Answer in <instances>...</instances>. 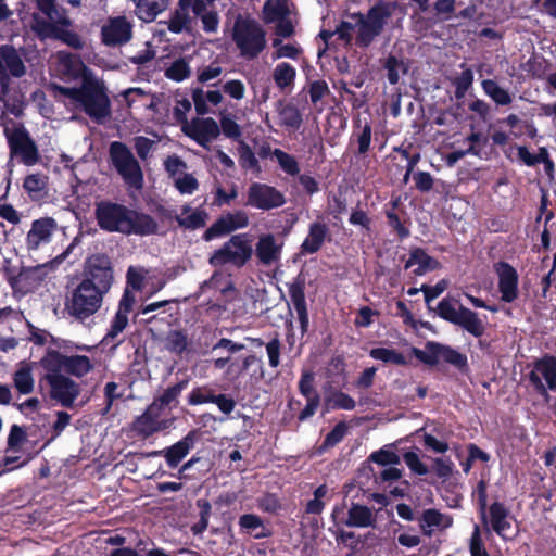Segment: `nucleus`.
Masks as SVG:
<instances>
[{
  "label": "nucleus",
  "instance_id": "1",
  "mask_svg": "<svg viewBox=\"0 0 556 556\" xmlns=\"http://www.w3.org/2000/svg\"><path fill=\"white\" fill-rule=\"evenodd\" d=\"M114 282V269L105 253H94L86 258L81 279L67 293L65 309L76 320L84 321L102 306L104 296Z\"/></svg>",
  "mask_w": 556,
  "mask_h": 556
},
{
  "label": "nucleus",
  "instance_id": "2",
  "mask_svg": "<svg viewBox=\"0 0 556 556\" xmlns=\"http://www.w3.org/2000/svg\"><path fill=\"white\" fill-rule=\"evenodd\" d=\"M93 214L98 227L109 233L147 237L159 230L157 222L150 214L111 200L96 202Z\"/></svg>",
  "mask_w": 556,
  "mask_h": 556
},
{
  "label": "nucleus",
  "instance_id": "3",
  "mask_svg": "<svg viewBox=\"0 0 556 556\" xmlns=\"http://www.w3.org/2000/svg\"><path fill=\"white\" fill-rule=\"evenodd\" d=\"M53 88L97 124H103L111 116L108 89L102 80L91 75H84L79 87L53 85Z\"/></svg>",
  "mask_w": 556,
  "mask_h": 556
},
{
  "label": "nucleus",
  "instance_id": "4",
  "mask_svg": "<svg viewBox=\"0 0 556 556\" xmlns=\"http://www.w3.org/2000/svg\"><path fill=\"white\" fill-rule=\"evenodd\" d=\"M26 74V66L12 45L0 46V102L18 117L23 113L22 94H11V77L21 78Z\"/></svg>",
  "mask_w": 556,
  "mask_h": 556
},
{
  "label": "nucleus",
  "instance_id": "5",
  "mask_svg": "<svg viewBox=\"0 0 556 556\" xmlns=\"http://www.w3.org/2000/svg\"><path fill=\"white\" fill-rule=\"evenodd\" d=\"M231 40L245 60L256 59L266 48V30L264 26L249 14L239 13L231 29Z\"/></svg>",
  "mask_w": 556,
  "mask_h": 556
},
{
  "label": "nucleus",
  "instance_id": "6",
  "mask_svg": "<svg viewBox=\"0 0 556 556\" xmlns=\"http://www.w3.org/2000/svg\"><path fill=\"white\" fill-rule=\"evenodd\" d=\"M391 10L386 3H377L366 14L353 13L350 17L356 21L355 45L358 48H368L374 40L382 33Z\"/></svg>",
  "mask_w": 556,
  "mask_h": 556
},
{
  "label": "nucleus",
  "instance_id": "7",
  "mask_svg": "<svg viewBox=\"0 0 556 556\" xmlns=\"http://www.w3.org/2000/svg\"><path fill=\"white\" fill-rule=\"evenodd\" d=\"M425 349L426 350H420L416 346H412L410 354L422 364L431 367L437 366L441 359L462 374L469 371L467 355L453 346L437 341H427Z\"/></svg>",
  "mask_w": 556,
  "mask_h": 556
},
{
  "label": "nucleus",
  "instance_id": "8",
  "mask_svg": "<svg viewBox=\"0 0 556 556\" xmlns=\"http://www.w3.org/2000/svg\"><path fill=\"white\" fill-rule=\"evenodd\" d=\"M109 159L124 182L137 190L142 189L144 178L138 160L126 143L113 141L109 147Z\"/></svg>",
  "mask_w": 556,
  "mask_h": 556
},
{
  "label": "nucleus",
  "instance_id": "9",
  "mask_svg": "<svg viewBox=\"0 0 556 556\" xmlns=\"http://www.w3.org/2000/svg\"><path fill=\"white\" fill-rule=\"evenodd\" d=\"M253 254L251 240L247 233L233 235L219 249L210 256L208 263L212 267H222L232 264L240 268L244 266Z\"/></svg>",
  "mask_w": 556,
  "mask_h": 556
},
{
  "label": "nucleus",
  "instance_id": "10",
  "mask_svg": "<svg viewBox=\"0 0 556 556\" xmlns=\"http://www.w3.org/2000/svg\"><path fill=\"white\" fill-rule=\"evenodd\" d=\"M437 313L445 321L462 327L475 338L484 334L485 327L478 313L463 305L456 309L450 300L443 299L438 303Z\"/></svg>",
  "mask_w": 556,
  "mask_h": 556
},
{
  "label": "nucleus",
  "instance_id": "11",
  "mask_svg": "<svg viewBox=\"0 0 556 556\" xmlns=\"http://www.w3.org/2000/svg\"><path fill=\"white\" fill-rule=\"evenodd\" d=\"M11 156H15L26 166H33L40 160L37 143L23 124L4 130Z\"/></svg>",
  "mask_w": 556,
  "mask_h": 556
},
{
  "label": "nucleus",
  "instance_id": "12",
  "mask_svg": "<svg viewBox=\"0 0 556 556\" xmlns=\"http://www.w3.org/2000/svg\"><path fill=\"white\" fill-rule=\"evenodd\" d=\"M528 379L535 392L547 399L548 389L556 391V356L546 354L536 359Z\"/></svg>",
  "mask_w": 556,
  "mask_h": 556
},
{
  "label": "nucleus",
  "instance_id": "13",
  "mask_svg": "<svg viewBox=\"0 0 556 556\" xmlns=\"http://www.w3.org/2000/svg\"><path fill=\"white\" fill-rule=\"evenodd\" d=\"M285 203V194L276 187L263 182H252L248 188L244 205L262 211H270L281 207Z\"/></svg>",
  "mask_w": 556,
  "mask_h": 556
},
{
  "label": "nucleus",
  "instance_id": "14",
  "mask_svg": "<svg viewBox=\"0 0 556 556\" xmlns=\"http://www.w3.org/2000/svg\"><path fill=\"white\" fill-rule=\"evenodd\" d=\"M42 380L50 387L51 400L66 408L73 407L75 400L80 394V387L77 382L65 375H45Z\"/></svg>",
  "mask_w": 556,
  "mask_h": 556
},
{
  "label": "nucleus",
  "instance_id": "15",
  "mask_svg": "<svg viewBox=\"0 0 556 556\" xmlns=\"http://www.w3.org/2000/svg\"><path fill=\"white\" fill-rule=\"evenodd\" d=\"M184 134L200 147L210 150L212 141L220 135L218 123L212 117H194L182 126Z\"/></svg>",
  "mask_w": 556,
  "mask_h": 556
},
{
  "label": "nucleus",
  "instance_id": "16",
  "mask_svg": "<svg viewBox=\"0 0 556 556\" xmlns=\"http://www.w3.org/2000/svg\"><path fill=\"white\" fill-rule=\"evenodd\" d=\"M132 24L126 16L109 17L101 27V41L106 47H121L132 38Z\"/></svg>",
  "mask_w": 556,
  "mask_h": 556
},
{
  "label": "nucleus",
  "instance_id": "17",
  "mask_svg": "<svg viewBox=\"0 0 556 556\" xmlns=\"http://www.w3.org/2000/svg\"><path fill=\"white\" fill-rule=\"evenodd\" d=\"M199 439V430L193 429L182 437L178 442L163 450L153 451L149 454L152 457H164L170 469H176L194 447Z\"/></svg>",
  "mask_w": 556,
  "mask_h": 556
},
{
  "label": "nucleus",
  "instance_id": "18",
  "mask_svg": "<svg viewBox=\"0 0 556 556\" xmlns=\"http://www.w3.org/2000/svg\"><path fill=\"white\" fill-rule=\"evenodd\" d=\"M290 301L296 312L302 337L307 333L309 316L305 296L306 279L304 274L299 273L291 282L287 283Z\"/></svg>",
  "mask_w": 556,
  "mask_h": 556
},
{
  "label": "nucleus",
  "instance_id": "19",
  "mask_svg": "<svg viewBox=\"0 0 556 556\" xmlns=\"http://www.w3.org/2000/svg\"><path fill=\"white\" fill-rule=\"evenodd\" d=\"M494 271L497 275L498 291L501 300L506 303H513L519 295V276L517 269L505 261L494 264Z\"/></svg>",
  "mask_w": 556,
  "mask_h": 556
},
{
  "label": "nucleus",
  "instance_id": "20",
  "mask_svg": "<svg viewBox=\"0 0 556 556\" xmlns=\"http://www.w3.org/2000/svg\"><path fill=\"white\" fill-rule=\"evenodd\" d=\"M298 387L299 392L306 399L305 407L298 415L299 422H303L313 417L320 405V395L315 388V374L303 370Z\"/></svg>",
  "mask_w": 556,
  "mask_h": 556
},
{
  "label": "nucleus",
  "instance_id": "21",
  "mask_svg": "<svg viewBox=\"0 0 556 556\" xmlns=\"http://www.w3.org/2000/svg\"><path fill=\"white\" fill-rule=\"evenodd\" d=\"M511 519L510 511L504 503L494 502L490 505L488 528L504 541L514 539V535H508V531L511 529Z\"/></svg>",
  "mask_w": 556,
  "mask_h": 556
},
{
  "label": "nucleus",
  "instance_id": "22",
  "mask_svg": "<svg viewBox=\"0 0 556 556\" xmlns=\"http://www.w3.org/2000/svg\"><path fill=\"white\" fill-rule=\"evenodd\" d=\"M56 222L52 217H42L31 223L30 230L26 236V247L29 251L37 250L41 244L51 240L56 229Z\"/></svg>",
  "mask_w": 556,
  "mask_h": 556
},
{
  "label": "nucleus",
  "instance_id": "23",
  "mask_svg": "<svg viewBox=\"0 0 556 556\" xmlns=\"http://www.w3.org/2000/svg\"><path fill=\"white\" fill-rule=\"evenodd\" d=\"M162 410L163 409L153 401L143 414L135 419L132 424L134 431L143 438H148L162 430L163 426L160 421Z\"/></svg>",
  "mask_w": 556,
  "mask_h": 556
},
{
  "label": "nucleus",
  "instance_id": "24",
  "mask_svg": "<svg viewBox=\"0 0 556 556\" xmlns=\"http://www.w3.org/2000/svg\"><path fill=\"white\" fill-rule=\"evenodd\" d=\"M58 23L61 25H55L53 23L42 22L41 25L43 28L49 30V35L58 40H61L63 43L68 47L80 50L84 47V41L81 37L73 30L66 29L63 26H70L71 21L67 17L58 18Z\"/></svg>",
  "mask_w": 556,
  "mask_h": 556
},
{
  "label": "nucleus",
  "instance_id": "25",
  "mask_svg": "<svg viewBox=\"0 0 556 556\" xmlns=\"http://www.w3.org/2000/svg\"><path fill=\"white\" fill-rule=\"evenodd\" d=\"M327 239L330 240L328 226L320 222L312 223L308 227L307 237L300 245V253L302 255L317 253Z\"/></svg>",
  "mask_w": 556,
  "mask_h": 556
},
{
  "label": "nucleus",
  "instance_id": "26",
  "mask_svg": "<svg viewBox=\"0 0 556 556\" xmlns=\"http://www.w3.org/2000/svg\"><path fill=\"white\" fill-rule=\"evenodd\" d=\"M281 249L282 245L277 244L275 236L266 233L258 238L255 255L261 264L268 266L279 261Z\"/></svg>",
  "mask_w": 556,
  "mask_h": 556
},
{
  "label": "nucleus",
  "instance_id": "27",
  "mask_svg": "<svg viewBox=\"0 0 556 556\" xmlns=\"http://www.w3.org/2000/svg\"><path fill=\"white\" fill-rule=\"evenodd\" d=\"M418 265L413 270L415 276H422L426 273L434 271L441 267V263L434 257L430 256L422 248H413L409 252V257L405 263V269Z\"/></svg>",
  "mask_w": 556,
  "mask_h": 556
},
{
  "label": "nucleus",
  "instance_id": "28",
  "mask_svg": "<svg viewBox=\"0 0 556 556\" xmlns=\"http://www.w3.org/2000/svg\"><path fill=\"white\" fill-rule=\"evenodd\" d=\"M276 110L279 117V125L292 130H298L303 124L302 113L293 102L278 100Z\"/></svg>",
  "mask_w": 556,
  "mask_h": 556
},
{
  "label": "nucleus",
  "instance_id": "29",
  "mask_svg": "<svg viewBox=\"0 0 556 556\" xmlns=\"http://www.w3.org/2000/svg\"><path fill=\"white\" fill-rule=\"evenodd\" d=\"M453 523L451 516L442 514L435 508L425 509L419 519V528L425 535L432 534L431 528H450Z\"/></svg>",
  "mask_w": 556,
  "mask_h": 556
},
{
  "label": "nucleus",
  "instance_id": "30",
  "mask_svg": "<svg viewBox=\"0 0 556 556\" xmlns=\"http://www.w3.org/2000/svg\"><path fill=\"white\" fill-rule=\"evenodd\" d=\"M238 525L244 533L253 536L255 540L267 539L273 534L264 525L263 519L255 514L241 515Z\"/></svg>",
  "mask_w": 556,
  "mask_h": 556
},
{
  "label": "nucleus",
  "instance_id": "31",
  "mask_svg": "<svg viewBox=\"0 0 556 556\" xmlns=\"http://www.w3.org/2000/svg\"><path fill=\"white\" fill-rule=\"evenodd\" d=\"M376 517L371 509L358 503H352L348 510V518L345 525L348 527L367 528L375 527Z\"/></svg>",
  "mask_w": 556,
  "mask_h": 556
},
{
  "label": "nucleus",
  "instance_id": "32",
  "mask_svg": "<svg viewBox=\"0 0 556 556\" xmlns=\"http://www.w3.org/2000/svg\"><path fill=\"white\" fill-rule=\"evenodd\" d=\"M48 181L46 174L33 173L24 178L23 188L33 201H40L48 193Z\"/></svg>",
  "mask_w": 556,
  "mask_h": 556
},
{
  "label": "nucleus",
  "instance_id": "33",
  "mask_svg": "<svg viewBox=\"0 0 556 556\" xmlns=\"http://www.w3.org/2000/svg\"><path fill=\"white\" fill-rule=\"evenodd\" d=\"M136 15L146 23L153 22L168 7V0H134Z\"/></svg>",
  "mask_w": 556,
  "mask_h": 556
},
{
  "label": "nucleus",
  "instance_id": "34",
  "mask_svg": "<svg viewBox=\"0 0 556 556\" xmlns=\"http://www.w3.org/2000/svg\"><path fill=\"white\" fill-rule=\"evenodd\" d=\"M13 384L20 394H30L34 391L33 365L28 362H21L13 374Z\"/></svg>",
  "mask_w": 556,
  "mask_h": 556
},
{
  "label": "nucleus",
  "instance_id": "35",
  "mask_svg": "<svg viewBox=\"0 0 556 556\" xmlns=\"http://www.w3.org/2000/svg\"><path fill=\"white\" fill-rule=\"evenodd\" d=\"M383 68L387 71L389 84L396 85L400 81V76L407 74L409 66L405 59L389 54L383 63Z\"/></svg>",
  "mask_w": 556,
  "mask_h": 556
},
{
  "label": "nucleus",
  "instance_id": "36",
  "mask_svg": "<svg viewBox=\"0 0 556 556\" xmlns=\"http://www.w3.org/2000/svg\"><path fill=\"white\" fill-rule=\"evenodd\" d=\"M65 362L64 372L77 378L84 377L93 368L90 358L86 355H66Z\"/></svg>",
  "mask_w": 556,
  "mask_h": 556
},
{
  "label": "nucleus",
  "instance_id": "37",
  "mask_svg": "<svg viewBox=\"0 0 556 556\" xmlns=\"http://www.w3.org/2000/svg\"><path fill=\"white\" fill-rule=\"evenodd\" d=\"M484 93L497 105H509L513 101L508 90L502 88L494 79H484L481 83Z\"/></svg>",
  "mask_w": 556,
  "mask_h": 556
},
{
  "label": "nucleus",
  "instance_id": "38",
  "mask_svg": "<svg viewBox=\"0 0 556 556\" xmlns=\"http://www.w3.org/2000/svg\"><path fill=\"white\" fill-rule=\"evenodd\" d=\"M295 77V67L288 62L278 63L273 72L274 81L281 90L293 86Z\"/></svg>",
  "mask_w": 556,
  "mask_h": 556
},
{
  "label": "nucleus",
  "instance_id": "39",
  "mask_svg": "<svg viewBox=\"0 0 556 556\" xmlns=\"http://www.w3.org/2000/svg\"><path fill=\"white\" fill-rule=\"evenodd\" d=\"M66 355L52 349H48L40 364L47 370L46 375H64Z\"/></svg>",
  "mask_w": 556,
  "mask_h": 556
},
{
  "label": "nucleus",
  "instance_id": "40",
  "mask_svg": "<svg viewBox=\"0 0 556 556\" xmlns=\"http://www.w3.org/2000/svg\"><path fill=\"white\" fill-rule=\"evenodd\" d=\"M165 349L177 356H181L189 345L188 337L184 330H169L164 340Z\"/></svg>",
  "mask_w": 556,
  "mask_h": 556
},
{
  "label": "nucleus",
  "instance_id": "41",
  "mask_svg": "<svg viewBox=\"0 0 556 556\" xmlns=\"http://www.w3.org/2000/svg\"><path fill=\"white\" fill-rule=\"evenodd\" d=\"M369 356L376 361H381L387 364H393L397 366H407L409 362L403 355V353L388 348H372L369 351Z\"/></svg>",
  "mask_w": 556,
  "mask_h": 556
},
{
  "label": "nucleus",
  "instance_id": "42",
  "mask_svg": "<svg viewBox=\"0 0 556 556\" xmlns=\"http://www.w3.org/2000/svg\"><path fill=\"white\" fill-rule=\"evenodd\" d=\"M191 22L189 12L182 7H178L172 12L166 25L170 33L181 34L184 30L190 29Z\"/></svg>",
  "mask_w": 556,
  "mask_h": 556
},
{
  "label": "nucleus",
  "instance_id": "43",
  "mask_svg": "<svg viewBox=\"0 0 556 556\" xmlns=\"http://www.w3.org/2000/svg\"><path fill=\"white\" fill-rule=\"evenodd\" d=\"M239 164L244 170H252L255 174H260L262 168L255 153L251 147L241 140L238 144Z\"/></svg>",
  "mask_w": 556,
  "mask_h": 556
},
{
  "label": "nucleus",
  "instance_id": "44",
  "mask_svg": "<svg viewBox=\"0 0 556 556\" xmlns=\"http://www.w3.org/2000/svg\"><path fill=\"white\" fill-rule=\"evenodd\" d=\"M188 380L184 379L174 386L168 387L163 391V393L154 399V402L164 409L165 407H170L172 405L177 404L178 396L181 392L187 388Z\"/></svg>",
  "mask_w": 556,
  "mask_h": 556
},
{
  "label": "nucleus",
  "instance_id": "45",
  "mask_svg": "<svg viewBox=\"0 0 556 556\" xmlns=\"http://www.w3.org/2000/svg\"><path fill=\"white\" fill-rule=\"evenodd\" d=\"M207 219V212L201 208H197L186 217L175 215V220L178 223L179 227L189 230H195L204 227L206 225Z\"/></svg>",
  "mask_w": 556,
  "mask_h": 556
},
{
  "label": "nucleus",
  "instance_id": "46",
  "mask_svg": "<svg viewBox=\"0 0 556 556\" xmlns=\"http://www.w3.org/2000/svg\"><path fill=\"white\" fill-rule=\"evenodd\" d=\"M390 204L392 205V207L390 210H386V217L389 227L396 232L399 239L403 240L408 238L410 236V230L405 225V223L401 220L400 216L395 212L399 205V199L391 201Z\"/></svg>",
  "mask_w": 556,
  "mask_h": 556
},
{
  "label": "nucleus",
  "instance_id": "47",
  "mask_svg": "<svg viewBox=\"0 0 556 556\" xmlns=\"http://www.w3.org/2000/svg\"><path fill=\"white\" fill-rule=\"evenodd\" d=\"M551 65L544 56L533 54L526 62L525 68L531 78L544 79Z\"/></svg>",
  "mask_w": 556,
  "mask_h": 556
},
{
  "label": "nucleus",
  "instance_id": "48",
  "mask_svg": "<svg viewBox=\"0 0 556 556\" xmlns=\"http://www.w3.org/2000/svg\"><path fill=\"white\" fill-rule=\"evenodd\" d=\"M190 75L191 68L189 63L184 58L176 59L165 70V77L177 83L188 79Z\"/></svg>",
  "mask_w": 556,
  "mask_h": 556
},
{
  "label": "nucleus",
  "instance_id": "49",
  "mask_svg": "<svg viewBox=\"0 0 556 556\" xmlns=\"http://www.w3.org/2000/svg\"><path fill=\"white\" fill-rule=\"evenodd\" d=\"M233 231V227L228 220L227 215H223L216 219L202 235V239L206 242L215 238L228 235Z\"/></svg>",
  "mask_w": 556,
  "mask_h": 556
},
{
  "label": "nucleus",
  "instance_id": "50",
  "mask_svg": "<svg viewBox=\"0 0 556 556\" xmlns=\"http://www.w3.org/2000/svg\"><path fill=\"white\" fill-rule=\"evenodd\" d=\"M220 134L238 143L242 140L241 126L229 114H222L219 119Z\"/></svg>",
  "mask_w": 556,
  "mask_h": 556
},
{
  "label": "nucleus",
  "instance_id": "51",
  "mask_svg": "<svg viewBox=\"0 0 556 556\" xmlns=\"http://www.w3.org/2000/svg\"><path fill=\"white\" fill-rule=\"evenodd\" d=\"M273 156L276 157L280 168L290 176L300 174V165L295 157L281 149H274Z\"/></svg>",
  "mask_w": 556,
  "mask_h": 556
},
{
  "label": "nucleus",
  "instance_id": "52",
  "mask_svg": "<svg viewBox=\"0 0 556 556\" xmlns=\"http://www.w3.org/2000/svg\"><path fill=\"white\" fill-rule=\"evenodd\" d=\"M473 72L471 68L466 67L458 76L452 79V85L455 87V98L460 100L465 97L466 92L472 86Z\"/></svg>",
  "mask_w": 556,
  "mask_h": 556
},
{
  "label": "nucleus",
  "instance_id": "53",
  "mask_svg": "<svg viewBox=\"0 0 556 556\" xmlns=\"http://www.w3.org/2000/svg\"><path fill=\"white\" fill-rule=\"evenodd\" d=\"M216 392L210 386H201L194 388L188 395V404L195 406L206 403H213Z\"/></svg>",
  "mask_w": 556,
  "mask_h": 556
},
{
  "label": "nucleus",
  "instance_id": "54",
  "mask_svg": "<svg viewBox=\"0 0 556 556\" xmlns=\"http://www.w3.org/2000/svg\"><path fill=\"white\" fill-rule=\"evenodd\" d=\"M197 506L200 508L199 520L191 527V531L194 535L202 534L207 529L212 513L211 503L206 500H198Z\"/></svg>",
  "mask_w": 556,
  "mask_h": 556
},
{
  "label": "nucleus",
  "instance_id": "55",
  "mask_svg": "<svg viewBox=\"0 0 556 556\" xmlns=\"http://www.w3.org/2000/svg\"><path fill=\"white\" fill-rule=\"evenodd\" d=\"M328 488L326 484H321L314 490V498L309 500L305 506V513L312 515H319L325 508V502L323 498L327 495Z\"/></svg>",
  "mask_w": 556,
  "mask_h": 556
},
{
  "label": "nucleus",
  "instance_id": "56",
  "mask_svg": "<svg viewBox=\"0 0 556 556\" xmlns=\"http://www.w3.org/2000/svg\"><path fill=\"white\" fill-rule=\"evenodd\" d=\"M488 484L484 480H480L476 488L477 503L479 510L481 513V520L483 523L484 531L490 534V529L488 528V516H486V506H488V493H486Z\"/></svg>",
  "mask_w": 556,
  "mask_h": 556
},
{
  "label": "nucleus",
  "instance_id": "57",
  "mask_svg": "<svg viewBox=\"0 0 556 556\" xmlns=\"http://www.w3.org/2000/svg\"><path fill=\"white\" fill-rule=\"evenodd\" d=\"M348 433V425L344 421H339L332 429L329 431L323 442V447H333L339 444Z\"/></svg>",
  "mask_w": 556,
  "mask_h": 556
},
{
  "label": "nucleus",
  "instance_id": "58",
  "mask_svg": "<svg viewBox=\"0 0 556 556\" xmlns=\"http://www.w3.org/2000/svg\"><path fill=\"white\" fill-rule=\"evenodd\" d=\"M264 20L266 23H273L276 21L283 20L288 15V8L285 3H276L270 4L269 2L265 3L264 9Z\"/></svg>",
  "mask_w": 556,
  "mask_h": 556
},
{
  "label": "nucleus",
  "instance_id": "59",
  "mask_svg": "<svg viewBox=\"0 0 556 556\" xmlns=\"http://www.w3.org/2000/svg\"><path fill=\"white\" fill-rule=\"evenodd\" d=\"M328 404L332 409L345 410H352L356 406L355 400L351 395L342 391L334 392L332 396L328 400Z\"/></svg>",
  "mask_w": 556,
  "mask_h": 556
},
{
  "label": "nucleus",
  "instance_id": "60",
  "mask_svg": "<svg viewBox=\"0 0 556 556\" xmlns=\"http://www.w3.org/2000/svg\"><path fill=\"white\" fill-rule=\"evenodd\" d=\"M128 325V313L118 311L115 313L104 340L114 339L122 333Z\"/></svg>",
  "mask_w": 556,
  "mask_h": 556
},
{
  "label": "nucleus",
  "instance_id": "61",
  "mask_svg": "<svg viewBox=\"0 0 556 556\" xmlns=\"http://www.w3.org/2000/svg\"><path fill=\"white\" fill-rule=\"evenodd\" d=\"M469 552L471 556H490L484 546L481 529L478 525L473 526V530L469 540Z\"/></svg>",
  "mask_w": 556,
  "mask_h": 556
},
{
  "label": "nucleus",
  "instance_id": "62",
  "mask_svg": "<svg viewBox=\"0 0 556 556\" xmlns=\"http://www.w3.org/2000/svg\"><path fill=\"white\" fill-rule=\"evenodd\" d=\"M329 93L330 89L324 79L311 81L308 85L309 99L314 105H316L325 96Z\"/></svg>",
  "mask_w": 556,
  "mask_h": 556
},
{
  "label": "nucleus",
  "instance_id": "63",
  "mask_svg": "<svg viewBox=\"0 0 556 556\" xmlns=\"http://www.w3.org/2000/svg\"><path fill=\"white\" fill-rule=\"evenodd\" d=\"M407 467L416 475L425 476L429 472L428 467L420 460L415 452H406L403 456Z\"/></svg>",
  "mask_w": 556,
  "mask_h": 556
},
{
  "label": "nucleus",
  "instance_id": "64",
  "mask_svg": "<svg viewBox=\"0 0 556 556\" xmlns=\"http://www.w3.org/2000/svg\"><path fill=\"white\" fill-rule=\"evenodd\" d=\"M349 223L354 226H359L367 232L371 231V218L368 216L367 212L361 208H354L351 212Z\"/></svg>",
  "mask_w": 556,
  "mask_h": 556
}]
</instances>
